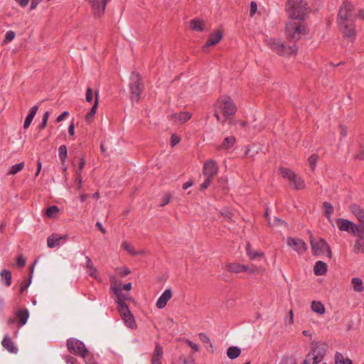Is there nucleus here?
Returning <instances> with one entry per match:
<instances>
[{
	"instance_id": "f257e3e1",
	"label": "nucleus",
	"mask_w": 364,
	"mask_h": 364,
	"mask_svg": "<svg viewBox=\"0 0 364 364\" xmlns=\"http://www.w3.org/2000/svg\"><path fill=\"white\" fill-rule=\"evenodd\" d=\"M308 4L303 0H287L285 11L291 19L304 21L307 17Z\"/></svg>"
},
{
	"instance_id": "f03ea898",
	"label": "nucleus",
	"mask_w": 364,
	"mask_h": 364,
	"mask_svg": "<svg viewBox=\"0 0 364 364\" xmlns=\"http://www.w3.org/2000/svg\"><path fill=\"white\" fill-rule=\"evenodd\" d=\"M130 97L132 101L138 102L141 98L144 85L141 75L139 73L132 72L130 75Z\"/></svg>"
},
{
	"instance_id": "7ed1b4c3",
	"label": "nucleus",
	"mask_w": 364,
	"mask_h": 364,
	"mask_svg": "<svg viewBox=\"0 0 364 364\" xmlns=\"http://www.w3.org/2000/svg\"><path fill=\"white\" fill-rule=\"evenodd\" d=\"M268 45L273 51L279 55L289 56L296 53L298 50L295 43L291 46H287L285 43L276 39H270Z\"/></svg>"
},
{
	"instance_id": "20e7f679",
	"label": "nucleus",
	"mask_w": 364,
	"mask_h": 364,
	"mask_svg": "<svg viewBox=\"0 0 364 364\" xmlns=\"http://www.w3.org/2000/svg\"><path fill=\"white\" fill-rule=\"evenodd\" d=\"M286 33L288 40H299L301 34L306 33V28L305 26H302L300 23L289 21L286 24Z\"/></svg>"
},
{
	"instance_id": "39448f33",
	"label": "nucleus",
	"mask_w": 364,
	"mask_h": 364,
	"mask_svg": "<svg viewBox=\"0 0 364 364\" xmlns=\"http://www.w3.org/2000/svg\"><path fill=\"white\" fill-rule=\"evenodd\" d=\"M216 106L222 109L224 116L234 115L237 112V107L232 99L225 95L220 97L216 102Z\"/></svg>"
},
{
	"instance_id": "423d86ee",
	"label": "nucleus",
	"mask_w": 364,
	"mask_h": 364,
	"mask_svg": "<svg viewBox=\"0 0 364 364\" xmlns=\"http://www.w3.org/2000/svg\"><path fill=\"white\" fill-rule=\"evenodd\" d=\"M67 346L70 352L73 354L79 353L83 358H86L89 354L82 341L77 339L70 338L67 341Z\"/></svg>"
},
{
	"instance_id": "0eeeda50",
	"label": "nucleus",
	"mask_w": 364,
	"mask_h": 364,
	"mask_svg": "<svg viewBox=\"0 0 364 364\" xmlns=\"http://www.w3.org/2000/svg\"><path fill=\"white\" fill-rule=\"evenodd\" d=\"M111 291L116 295L117 297V303L118 304L117 309L119 311H128L129 307L128 305L125 303L126 300L132 301V298L129 297L127 295L123 294L122 289L120 285L119 286H111Z\"/></svg>"
},
{
	"instance_id": "6e6552de",
	"label": "nucleus",
	"mask_w": 364,
	"mask_h": 364,
	"mask_svg": "<svg viewBox=\"0 0 364 364\" xmlns=\"http://www.w3.org/2000/svg\"><path fill=\"white\" fill-rule=\"evenodd\" d=\"M355 230V236L358 238L355 242L353 250L355 253H363L364 252V223L357 224Z\"/></svg>"
},
{
	"instance_id": "1a4fd4ad",
	"label": "nucleus",
	"mask_w": 364,
	"mask_h": 364,
	"mask_svg": "<svg viewBox=\"0 0 364 364\" xmlns=\"http://www.w3.org/2000/svg\"><path fill=\"white\" fill-rule=\"evenodd\" d=\"M353 9L354 6L351 2L347 0L343 2V4L341 6L338 14V18L339 20H341L339 22L340 25H342L343 23H346V21L349 18Z\"/></svg>"
},
{
	"instance_id": "9d476101",
	"label": "nucleus",
	"mask_w": 364,
	"mask_h": 364,
	"mask_svg": "<svg viewBox=\"0 0 364 364\" xmlns=\"http://www.w3.org/2000/svg\"><path fill=\"white\" fill-rule=\"evenodd\" d=\"M310 244L312 253L314 255L323 254L326 247L328 245L323 238H320L316 241L312 236L310 237Z\"/></svg>"
},
{
	"instance_id": "9b49d317",
	"label": "nucleus",
	"mask_w": 364,
	"mask_h": 364,
	"mask_svg": "<svg viewBox=\"0 0 364 364\" xmlns=\"http://www.w3.org/2000/svg\"><path fill=\"white\" fill-rule=\"evenodd\" d=\"M336 224L338 228L341 231H346L348 233L355 236L356 234V225L357 224L354 223L349 220L344 218H338L336 220Z\"/></svg>"
},
{
	"instance_id": "f8f14e48",
	"label": "nucleus",
	"mask_w": 364,
	"mask_h": 364,
	"mask_svg": "<svg viewBox=\"0 0 364 364\" xmlns=\"http://www.w3.org/2000/svg\"><path fill=\"white\" fill-rule=\"evenodd\" d=\"M223 37V33L221 30H217L215 32L210 33L208 40L203 46L202 50L205 53L207 52L210 46L218 44L222 40Z\"/></svg>"
},
{
	"instance_id": "ddd939ff",
	"label": "nucleus",
	"mask_w": 364,
	"mask_h": 364,
	"mask_svg": "<svg viewBox=\"0 0 364 364\" xmlns=\"http://www.w3.org/2000/svg\"><path fill=\"white\" fill-rule=\"evenodd\" d=\"M287 244L288 246L292 247L299 255H302L307 248L305 242L299 238L289 237L287 240Z\"/></svg>"
},
{
	"instance_id": "4468645a",
	"label": "nucleus",
	"mask_w": 364,
	"mask_h": 364,
	"mask_svg": "<svg viewBox=\"0 0 364 364\" xmlns=\"http://www.w3.org/2000/svg\"><path fill=\"white\" fill-rule=\"evenodd\" d=\"M218 166L214 160H208L204 163L203 173L205 176L214 177L218 173Z\"/></svg>"
},
{
	"instance_id": "2eb2a0df",
	"label": "nucleus",
	"mask_w": 364,
	"mask_h": 364,
	"mask_svg": "<svg viewBox=\"0 0 364 364\" xmlns=\"http://www.w3.org/2000/svg\"><path fill=\"white\" fill-rule=\"evenodd\" d=\"M342 34L343 37L348 38L350 41H353L355 38L356 33L355 30V25L351 23L348 24L346 23H343L342 25Z\"/></svg>"
},
{
	"instance_id": "dca6fc26",
	"label": "nucleus",
	"mask_w": 364,
	"mask_h": 364,
	"mask_svg": "<svg viewBox=\"0 0 364 364\" xmlns=\"http://www.w3.org/2000/svg\"><path fill=\"white\" fill-rule=\"evenodd\" d=\"M107 1L108 0H92V7L95 16L100 17L105 13Z\"/></svg>"
},
{
	"instance_id": "f3484780",
	"label": "nucleus",
	"mask_w": 364,
	"mask_h": 364,
	"mask_svg": "<svg viewBox=\"0 0 364 364\" xmlns=\"http://www.w3.org/2000/svg\"><path fill=\"white\" fill-rule=\"evenodd\" d=\"M349 210L355 216L359 223H364V209L356 203H353L349 206Z\"/></svg>"
},
{
	"instance_id": "a211bd4d",
	"label": "nucleus",
	"mask_w": 364,
	"mask_h": 364,
	"mask_svg": "<svg viewBox=\"0 0 364 364\" xmlns=\"http://www.w3.org/2000/svg\"><path fill=\"white\" fill-rule=\"evenodd\" d=\"M172 297V291L171 289H166L156 302V306L159 309H163L166 306L168 301Z\"/></svg>"
},
{
	"instance_id": "6ab92c4d",
	"label": "nucleus",
	"mask_w": 364,
	"mask_h": 364,
	"mask_svg": "<svg viewBox=\"0 0 364 364\" xmlns=\"http://www.w3.org/2000/svg\"><path fill=\"white\" fill-rule=\"evenodd\" d=\"M127 326L134 328L136 327V322L129 309L128 311H119Z\"/></svg>"
},
{
	"instance_id": "aec40b11",
	"label": "nucleus",
	"mask_w": 364,
	"mask_h": 364,
	"mask_svg": "<svg viewBox=\"0 0 364 364\" xmlns=\"http://www.w3.org/2000/svg\"><path fill=\"white\" fill-rule=\"evenodd\" d=\"M98 98H99V92L96 91L95 93V103L92 107L91 109L85 114V121L90 124L93 120L95 114L97 112V109L98 107Z\"/></svg>"
},
{
	"instance_id": "412c9836",
	"label": "nucleus",
	"mask_w": 364,
	"mask_h": 364,
	"mask_svg": "<svg viewBox=\"0 0 364 364\" xmlns=\"http://www.w3.org/2000/svg\"><path fill=\"white\" fill-rule=\"evenodd\" d=\"M163 353L164 351L162 346L159 343H156L151 360V364H161Z\"/></svg>"
},
{
	"instance_id": "4be33fe9",
	"label": "nucleus",
	"mask_w": 364,
	"mask_h": 364,
	"mask_svg": "<svg viewBox=\"0 0 364 364\" xmlns=\"http://www.w3.org/2000/svg\"><path fill=\"white\" fill-rule=\"evenodd\" d=\"M16 316L18 318V322L21 326H23L26 323L29 316V311L28 309H18L16 313Z\"/></svg>"
},
{
	"instance_id": "5701e85b",
	"label": "nucleus",
	"mask_w": 364,
	"mask_h": 364,
	"mask_svg": "<svg viewBox=\"0 0 364 364\" xmlns=\"http://www.w3.org/2000/svg\"><path fill=\"white\" fill-rule=\"evenodd\" d=\"M328 266L322 261H317L314 267V272L316 276L324 275L327 272Z\"/></svg>"
},
{
	"instance_id": "b1692460",
	"label": "nucleus",
	"mask_w": 364,
	"mask_h": 364,
	"mask_svg": "<svg viewBox=\"0 0 364 364\" xmlns=\"http://www.w3.org/2000/svg\"><path fill=\"white\" fill-rule=\"evenodd\" d=\"M190 28L194 31H203L205 30V21L199 18H193L190 21Z\"/></svg>"
},
{
	"instance_id": "393cba45",
	"label": "nucleus",
	"mask_w": 364,
	"mask_h": 364,
	"mask_svg": "<svg viewBox=\"0 0 364 364\" xmlns=\"http://www.w3.org/2000/svg\"><path fill=\"white\" fill-rule=\"evenodd\" d=\"M327 348L328 345L326 343H323L321 345L316 346V347L313 348L312 350L310 353H311V355H315L316 356H318L320 358L323 359L326 355Z\"/></svg>"
},
{
	"instance_id": "a878e982",
	"label": "nucleus",
	"mask_w": 364,
	"mask_h": 364,
	"mask_svg": "<svg viewBox=\"0 0 364 364\" xmlns=\"http://www.w3.org/2000/svg\"><path fill=\"white\" fill-rule=\"evenodd\" d=\"M236 139L233 136H227L224 139L222 144L218 146V150L229 149L234 146Z\"/></svg>"
},
{
	"instance_id": "bb28decb",
	"label": "nucleus",
	"mask_w": 364,
	"mask_h": 364,
	"mask_svg": "<svg viewBox=\"0 0 364 364\" xmlns=\"http://www.w3.org/2000/svg\"><path fill=\"white\" fill-rule=\"evenodd\" d=\"M38 109V106H37V105H34L33 107H32L30 109L29 113L27 115V117H26L25 121H24V124H23L24 129H26L29 127Z\"/></svg>"
},
{
	"instance_id": "cd10ccee",
	"label": "nucleus",
	"mask_w": 364,
	"mask_h": 364,
	"mask_svg": "<svg viewBox=\"0 0 364 364\" xmlns=\"http://www.w3.org/2000/svg\"><path fill=\"white\" fill-rule=\"evenodd\" d=\"M85 259H86V268L89 269L87 271L88 274L90 277H92V278L97 279L98 277V274H97V270L96 267H94L91 259L88 256H86Z\"/></svg>"
},
{
	"instance_id": "c85d7f7f",
	"label": "nucleus",
	"mask_w": 364,
	"mask_h": 364,
	"mask_svg": "<svg viewBox=\"0 0 364 364\" xmlns=\"http://www.w3.org/2000/svg\"><path fill=\"white\" fill-rule=\"evenodd\" d=\"M2 346L11 353H16L17 348L14 346L11 339L6 336L2 341Z\"/></svg>"
},
{
	"instance_id": "c756f323",
	"label": "nucleus",
	"mask_w": 364,
	"mask_h": 364,
	"mask_svg": "<svg viewBox=\"0 0 364 364\" xmlns=\"http://www.w3.org/2000/svg\"><path fill=\"white\" fill-rule=\"evenodd\" d=\"M240 353L241 350L237 346H230L227 350V355L231 360L238 358Z\"/></svg>"
},
{
	"instance_id": "7c9ffc66",
	"label": "nucleus",
	"mask_w": 364,
	"mask_h": 364,
	"mask_svg": "<svg viewBox=\"0 0 364 364\" xmlns=\"http://www.w3.org/2000/svg\"><path fill=\"white\" fill-rule=\"evenodd\" d=\"M246 252L250 259H255L257 257L260 258L264 257L263 253L252 250L250 242H248L246 245Z\"/></svg>"
},
{
	"instance_id": "2f4dec72",
	"label": "nucleus",
	"mask_w": 364,
	"mask_h": 364,
	"mask_svg": "<svg viewBox=\"0 0 364 364\" xmlns=\"http://www.w3.org/2000/svg\"><path fill=\"white\" fill-rule=\"evenodd\" d=\"M311 307L315 313L318 314H323L325 313V306L321 301H313Z\"/></svg>"
},
{
	"instance_id": "473e14b6",
	"label": "nucleus",
	"mask_w": 364,
	"mask_h": 364,
	"mask_svg": "<svg viewBox=\"0 0 364 364\" xmlns=\"http://www.w3.org/2000/svg\"><path fill=\"white\" fill-rule=\"evenodd\" d=\"M290 181L294 183L296 190H302L305 187L304 181L296 174H294V177L290 178Z\"/></svg>"
},
{
	"instance_id": "72a5a7b5",
	"label": "nucleus",
	"mask_w": 364,
	"mask_h": 364,
	"mask_svg": "<svg viewBox=\"0 0 364 364\" xmlns=\"http://www.w3.org/2000/svg\"><path fill=\"white\" fill-rule=\"evenodd\" d=\"M60 212V209L57 205L49 206L46 210L45 215L48 218H55L57 217V214Z\"/></svg>"
},
{
	"instance_id": "f704fd0d",
	"label": "nucleus",
	"mask_w": 364,
	"mask_h": 364,
	"mask_svg": "<svg viewBox=\"0 0 364 364\" xmlns=\"http://www.w3.org/2000/svg\"><path fill=\"white\" fill-rule=\"evenodd\" d=\"M226 267L229 272L234 273L242 272V269L245 268L244 264L240 263H230Z\"/></svg>"
},
{
	"instance_id": "c9c22d12",
	"label": "nucleus",
	"mask_w": 364,
	"mask_h": 364,
	"mask_svg": "<svg viewBox=\"0 0 364 364\" xmlns=\"http://www.w3.org/2000/svg\"><path fill=\"white\" fill-rule=\"evenodd\" d=\"M33 272V265L30 267V278H29L28 281L23 280L20 284V289H19L20 294H23L24 292V291L29 287L31 282Z\"/></svg>"
},
{
	"instance_id": "e433bc0d",
	"label": "nucleus",
	"mask_w": 364,
	"mask_h": 364,
	"mask_svg": "<svg viewBox=\"0 0 364 364\" xmlns=\"http://www.w3.org/2000/svg\"><path fill=\"white\" fill-rule=\"evenodd\" d=\"M60 240L61 238L58 237V235L53 234L48 237V246L50 248L58 246L60 245Z\"/></svg>"
},
{
	"instance_id": "4c0bfd02",
	"label": "nucleus",
	"mask_w": 364,
	"mask_h": 364,
	"mask_svg": "<svg viewBox=\"0 0 364 364\" xmlns=\"http://www.w3.org/2000/svg\"><path fill=\"white\" fill-rule=\"evenodd\" d=\"M353 289L355 291L360 292L363 291V281L358 277H354L351 280Z\"/></svg>"
},
{
	"instance_id": "58836bf2",
	"label": "nucleus",
	"mask_w": 364,
	"mask_h": 364,
	"mask_svg": "<svg viewBox=\"0 0 364 364\" xmlns=\"http://www.w3.org/2000/svg\"><path fill=\"white\" fill-rule=\"evenodd\" d=\"M0 275L2 279H4L5 285L6 287H9L11 284V272L8 269H4L1 272Z\"/></svg>"
},
{
	"instance_id": "ea45409f",
	"label": "nucleus",
	"mask_w": 364,
	"mask_h": 364,
	"mask_svg": "<svg viewBox=\"0 0 364 364\" xmlns=\"http://www.w3.org/2000/svg\"><path fill=\"white\" fill-rule=\"evenodd\" d=\"M58 156L63 165L65 164L68 156V151L65 145H61L58 149Z\"/></svg>"
},
{
	"instance_id": "a19ab883",
	"label": "nucleus",
	"mask_w": 364,
	"mask_h": 364,
	"mask_svg": "<svg viewBox=\"0 0 364 364\" xmlns=\"http://www.w3.org/2000/svg\"><path fill=\"white\" fill-rule=\"evenodd\" d=\"M279 173L282 175L283 178H287L290 181V178L294 176V172H293L291 169L281 167L279 169Z\"/></svg>"
},
{
	"instance_id": "79ce46f5",
	"label": "nucleus",
	"mask_w": 364,
	"mask_h": 364,
	"mask_svg": "<svg viewBox=\"0 0 364 364\" xmlns=\"http://www.w3.org/2000/svg\"><path fill=\"white\" fill-rule=\"evenodd\" d=\"M323 207L325 209L326 216L327 218H329L333 213V211H334L333 206L332 205L331 203L325 201L323 203Z\"/></svg>"
},
{
	"instance_id": "37998d69",
	"label": "nucleus",
	"mask_w": 364,
	"mask_h": 364,
	"mask_svg": "<svg viewBox=\"0 0 364 364\" xmlns=\"http://www.w3.org/2000/svg\"><path fill=\"white\" fill-rule=\"evenodd\" d=\"M24 167V163L21 162L17 164H15L11 166L10 171L8 173V175H15L20 171H21Z\"/></svg>"
},
{
	"instance_id": "c03bdc74",
	"label": "nucleus",
	"mask_w": 364,
	"mask_h": 364,
	"mask_svg": "<svg viewBox=\"0 0 364 364\" xmlns=\"http://www.w3.org/2000/svg\"><path fill=\"white\" fill-rule=\"evenodd\" d=\"M178 114V119L181 123H185L191 118L192 114L189 112H182Z\"/></svg>"
},
{
	"instance_id": "a18cd8bd",
	"label": "nucleus",
	"mask_w": 364,
	"mask_h": 364,
	"mask_svg": "<svg viewBox=\"0 0 364 364\" xmlns=\"http://www.w3.org/2000/svg\"><path fill=\"white\" fill-rule=\"evenodd\" d=\"M318 158H319V156L316 154H313L309 157L308 161L310 164L312 171H314L315 169Z\"/></svg>"
},
{
	"instance_id": "49530a36",
	"label": "nucleus",
	"mask_w": 364,
	"mask_h": 364,
	"mask_svg": "<svg viewBox=\"0 0 364 364\" xmlns=\"http://www.w3.org/2000/svg\"><path fill=\"white\" fill-rule=\"evenodd\" d=\"M269 225L270 227L284 225L287 228V223L284 220L276 217L274 218L273 223L269 221Z\"/></svg>"
},
{
	"instance_id": "de8ad7c7",
	"label": "nucleus",
	"mask_w": 364,
	"mask_h": 364,
	"mask_svg": "<svg viewBox=\"0 0 364 364\" xmlns=\"http://www.w3.org/2000/svg\"><path fill=\"white\" fill-rule=\"evenodd\" d=\"M122 247L124 250L127 251L132 255H136V252H135L134 247L127 242H124L122 244Z\"/></svg>"
},
{
	"instance_id": "09e8293b",
	"label": "nucleus",
	"mask_w": 364,
	"mask_h": 364,
	"mask_svg": "<svg viewBox=\"0 0 364 364\" xmlns=\"http://www.w3.org/2000/svg\"><path fill=\"white\" fill-rule=\"evenodd\" d=\"M16 37V33L13 31H9L6 32L5 35V38L3 41L4 43H7L9 42L12 41Z\"/></svg>"
},
{
	"instance_id": "8fccbe9b",
	"label": "nucleus",
	"mask_w": 364,
	"mask_h": 364,
	"mask_svg": "<svg viewBox=\"0 0 364 364\" xmlns=\"http://www.w3.org/2000/svg\"><path fill=\"white\" fill-rule=\"evenodd\" d=\"M172 198V195L169 193L165 194L161 198V203L160 204L161 207H164L171 200Z\"/></svg>"
},
{
	"instance_id": "3c124183",
	"label": "nucleus",
	"mask_w": 364,
	"mask_h": 364,
	"mask_svg": "<svg viewBox=\"0 0 364 364\" xmlns=\"http://www.w3.org/2000/svg\"><path fill=\"white\" fill-rule=\"evenodd\" d=\"M205 181L200 185V190L203 191L206 189L212 183L213 178L210 176H205Z\"/></svg>"
},
{
	"instance_id": "603ef678",
	"label": "nucleus",
	"mask_w": 364,
	"mask_h": 364,
	"mask_svg": "<svg viewBox=\"0 0 364 364\" xmlns=\"http://www.w3.org/2000/svg\"><path fill=\"white\" fill-rule=\"evenodd\" d=\"M244 267L245 268L242 269V272H247L249 274H253L257 272V268L254 265L250 267L244 264Z\"/></svg>"
},
{
	"instance_id": "864d4df0",
	"label": "nucleus",
	"mask_w": 364,
	"mask_h": 364,
	"mask_svg": "<svg viewBox=\"0 0 364 364\" xmlns=\"http://www.w3.org/2000/svg\"><path fill=\"white\" fill-rule=\"evenodd\" d=\"M336 364H346L343 355L337 352L335 355Z\"/></svg>"
},
{
	"instance_id": "5fc2aeb1",
	"label": "nucleus",
	"mask_w": 364,
	"mask_h": 364,
	"mask_svg": "<svg viewBox=\"0 0 364 364\" xmlns=\"http://www.w3.org/2000/svg\"><path fill=\"white\" fill-rule=\"evenodd\" d=\"M86 101L88 102H91L93 99V90L92 88L88 87L86 90Z\"/></svg>"
},
{
	"instance_id": "6e6d98bb",
	"label": "nucleus",
	"mask_w": 364,
	"mask_h": 364,
	"mask_svg": "<svg viewBox=\"0 0 364 364\" xmlns=\"http://www.w3.org/2000/svg\"><path fill=\"white\" fill-rule=\"evenodd\" d=\"M181 141V138L178 136L176 134H172L171 136V141L170 144L171 146H176L177 144H178Z\"/></svg>"
},
{
	"instance_id": "4d7b16f0",
	"label": "nucleus",
	"mask_w": 364,
	"mask_h": 364,
	"mask_svg": "<svg viewBox=\"0 0 364 364\" xmlns=\"http://www.w3.org/2000/svg\"><path fill=\"white\" fill-rule=\"evenodd\" d=\"M257 10V4L255 1H251L250 3V16L252 17Z\"/></svg>"
},
{
	"instance_id": "13d9d810",
	"label": "nucleus",
	"mask_w": 364,
	"mask_h": 364,
	"mask_svg": "<svg viewBox=\"0 0 364 364\" xmlns=\"http://www.w3.org/2000/svg\"><path fill=\"white\" fill-rule=\"evenodd\" d=\"M16 264L19 267H23L26 265V259L23 258V255L18 257L16 259Z\"/></svg>"
},
{
	"instance_id": "bf43d9fd",
	"label": "nucleus",
	"mask_w": 364,
	"mask_h": 364,
	"mask_svg": "<svg viewBox=\"0 0 364 364\" xmlns=\"http://www.w3.org/2000/svg\"><path fill=\"white\" fill-rule=\"evenodd\" d=\"M179 361L182 363V364H195V362H194V360L192 359L191 361H189L187 358L182 355L179 357Z\"/></svg>"
},
{
	"instance_id": "052dcab7",
	"label": "nucleus",
	"mask_w": 364,
	"mask_h": 364,
	"mask_svg": "<svg viewBox=\"0 0 364 364\" xmlns=\"http://www.w3.org/2000/svg\"><path fill=\"white\" fill-rule=\"evenodd\" d=\"M199 338H200V340L203 342V343H210V338L208 337V336L205 333H199Z\"/></svg>"
},
{
	"instance_id": "680f3d73",
	"label": "nucleus",
	"mask_w": 364,
	"mask_h": 364,
	"mask_svg": "<svg viewBox=\"0 0 364 364\" xmlns=\"http://www.w3.org/2000/svg\"><path fill=\"white\" fill-rule=\"evenodd\" d=\"M69 115V112L65 111L62 114H60L57 118L55 122L57 123L62 122L66 117Z\"/></svg>"
},
{
	"instance_id": "e2e57ef3",
	"label": "nucleus",
	"mask_w": 364,
	"mask_h": 364,
	"mask_svg": "<svg viewBox=\"0 0 364 364\" xmlns=\"http://www.w3.org/2000/svg\"><path fill=\"white\" fill-rule=\"evenodd\" d=\"M130 270L128 267H124L122 269L119 271L118 274L120 277H123L130 274Z\"/></svg>"
},
{
	"instance_id": "0e129e2a",
	"label": "nucleus",
	"mask_w": 364,
	"mask_h": 364,
	"mask_svg": "<svg viewBox=\"0 0 364 364\" xmlns=\"http://www.w3.org/2000/svg\"><path fill=\"white\" fill-rule=\"evenodd\" d=\"M221 215L228 219V221H230L232 218V213L229 211L228 210H226L224 212H222L221 213Z\"/></svg>"
},
{
	"instance_id": "69168bd1",
	"label": "nucleus",
	"mask_w": 364,
	"mask_h": 364,
	"mask_svg": "<svg viewBox=\"0 0 364 364\" xmlns=\"http://www.w3.org/2000/svg\"><path fill=\"white\" fill-rule=\"evenodd\" d=\"M309 361H311V360H313V363L312 364H318V363H320L322 359L320 358L318 356H316L315 355H311V357L309 358Z\"/></svg>"
},
{
	"instance_id": "338daca9",
	"label": "nucleus",
	"mask_w": 364,
	"mask_h": 364,
	"mask_svg": "<svg viewBox=\"0 0 364 364\" xmlns=\"http://www.w3.org/2000/svg\"><path fill=\"white\" fill-rule=\"evenodd\" d=\"M339 128L341 129V135L342 136V137H346L348 133L347 127L344 125L341 124L339 126Z\"/></svg>"
},
{
	"instance_id": "774afa93",
	"label": "nucleus",
	"mask_w": 364,
	"mask_h": 364,
	"mask_svg": "<svg viewBox=\"0 0 364 364\" xmlns=\"http://www.w3.org/2000/svg\"><path fill=\"white\" fill-rule=\"evenodd\" d=\"M85 163H86V161H85V156L83 154L81 157H80V163H79V165H78V168H80V169H83L85 165Z\"/></svg>"
}]
</instances>
